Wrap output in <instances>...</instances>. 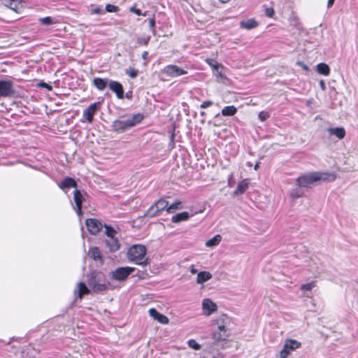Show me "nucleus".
I'll return each instance as SVG.
<instances>
[{"label":"nucleus","mask_w":358,"mask_h":358,"mask_svg":"<svg viewBox=\"0 0 358 358\" xmlns=\"http://www.w3.org/2000/svg\"><path fill=\"white\" fill-rule=\"evenodd\" d=\"M230 318L227 315H222L213 320V324L216 326L212 333V338L215 343L227 341L231 336V330L228 327Z\"/></svg>","instance_id":"nucleus-1"},{"label":"nucleus","mask_w":358,"mask_h":358,"mask_svg":"<svg viewBox=\"0 0 358 358\" xmlns=\"http://www.w3.org/2000/svg\"><path fill=\"white\" fill-rule=\"evenodd\" d=\"M336 175L329 172H312L303 174L296 179V185L301 187H308L318 181H334Z\"/></svg>","instance_id":"nucleus-2"},{"label":"nucleus","mask_w":358,"mask_h":358,"mask_svg":"<svg viewBox=\"0 0 358 358\" xmlns=\"http://www.w3.org/2000/svg\"><path fill=\"white\" fill-rule=\"evenodd\" d=\"M147 249L145 245L136 244L131 245L127 251L128 259L140 266H146L149 264L148 259L145 257Z\"/></svg>","instance_id":"nucleus-3"},{"label":"nucleus","mask_w":358,"mask_h":358,"mask_svg":"<svg viewBox=\"0 0 358 358\" xmlns=\"http://www.w3.org/2000/svg\"><path fill=\"white\" fill-rule=\"evenodd\" d=\"M143 118V114L136 113L126 120H115L112 124L113 130L117 133H122L141 123Z\"/></svg>","instance_id":"nucleus-4"},{"label":"nucleus","mask_w":358,"mask_h":358,"mask_svg":"<svg viewBox=\"0 0 358 358\" xmlns=\"http://www.w3.org/2000/svg\"><path fill=\"white\" fill-rule=\"evenodd\" d=\"M104 275L100 271H92L90 274L88 284L94 292H101L108 289L110 282H101L104 281Z\"/></svg>","instance_id":"nucleus-5"},{"label":"nucleus","mask_w":358,"mask_h":358,"mask_svg":"<svg viewBox=\"0 0 358 358\" xmlns=\"http://www.w3.org/2000/svg\"><path fill=\"white\" fill-rule=\"evenodd\" d=\"M101 106V102L98 101L90 104L86 109L83 110L82 119L80 121L82 122H87L91 124L94 121V117L96 112L100 110Z\"/></svg>","instance_id":"nucleus-6"},{"label":"nucleus","mask_w":358,"mask_h":358,"mask_svg":"<svg viewBox=\"0 0 358 358\" xmlns=\"http://www.w3.org/2000/svg\"><path fill=\"white\" fill-rule=\"evenodd\" d=\"M134 271L135 268L134 267H119L110 273V278L111 280L124 281Z\"/></svg>","instance_id":"nucleus-7"},{"label":"nucleus","mask_w":358,"mask_h":358,"mask_svg":"<svg viewBox=\"0 0 358 358\" xmlns=\"http://www.w3.org/2000/svg\"><path fill=\"white\" fill-rule=\"evenodd\" d=\"M301 343L294 339H287L280 352V358H287L292 351L301 348Z\"/></svg>","instance_id":"nucleus-8"},{"label":"nucleus","mask_w":358,"mask_h":358,"mask_svg":"<svg viewBox=\"0 0 358 358\" xmlns=\"http://www.w3.org/2000/svg\"><path fill=\"white\" fill-rule=\"evenodd\" d=\"M85 225L87 228L89 233L92 235L98 234L103 227L101 222L96 218L86 219Z\"/></svg>","instance_id":"nucleus-9"},{"label":"nucleus","mask_w":358,"mask_h":358,"mask_svg":"<svg viewBox=\"0 0 358 358\" xmlns=\"http://www.w3.org/2000/svg\"><path fill=\"white\" fill-rule=\"evenodd\" d=\"M169 203L164 199H159L147 211V215L150 217L156 216L164 210H166Z\"/></svg>","instance_id":"nucleus-10"},{"label":"nucleus","mask_w":358,"mask_h":358,"mask_svg":"<svg viewBox=\"0 0 358 358\" xmlns=\"http://www.w3.org/2000/svg\"><path fill=\"white\" fill-rule=\"evenodd\" d=\"M15 94L11 80H0V97H10Z\"/></svg>","instance_id":"nucleus-11"},{"label":"nucleus","mask_w":358,"mask_h":358,"mask_svg":"<svg viewBox=\"0 0 358 358\" xmlns=\"http://www.w3.org/2000/svg\"><path fill=\"white\" fill-rule=\"evenodd\" d=\"M162 72L170 77H177L187 73V71L173 64H169L166 66L162 70Z\"/></svg>","instance_id":"nucleus-12"},{"label":"nucleus","mask_w":358,"mask_h":358,"mask_svg":"<svg viewBox=\"0 0 358 358\" xmlns=\"http://www.w3.org/2000/svg\"><path fill=\"white\" fill-rule=\"evenodd\" d=\"M108 87L110 90L116 94L118 99H122L124 98V88L120 83L110 80L108 83Z\"/></svg>","instance_id":"nucleus-13"},{"label":"nucleus","mask_w":358,"mask_h":358,"mask_svg":"<svg viewBox=\"0 0 358 358\" xmlns=\"http://www.w3.org/2000/svg\"><path fill=\"white\" fill-rule=\"evenodd\" d=\"M150 315L158 322L162 324H167L169 322V319L164 315L159 313L155 308H150L149 310Z\"/></svg>","instance_id":"nucleus-14"},{"label":"nucleus","mask_w":358,"mask_h":358,"mask_svg":"<svg viewBox=\"0 0 358 358\" xmlns=\"http://www.w3.org/2000/svg\"><path fill=\"white\" fill-rule=\"evenodd\" d=\"M202 306L205 315H210L212 313L217 311V305L209 299H205L203 301Z\"/></svg>","instance_id":"nucleus-15"},{"label":"nucleus","mask_w":358,"mask_h":358,"mask_svg":"<svg viewBox=\"0 0 358 358\" xmlns=\"http://www.w3.org/2000/svg\"><path fill=\"white\" fill-rule=\"evenodd\" d=\"M73 199L76 206V211L78 215H80L82 213V205L84 198L80 190L76 189L74 191Z\"/></svg>","instance_id":"nucleus-16"},{"label":"nucleus","mask_w":358,"mask_h":358,"mask_svg":"<svg viewBox=\"0 0 358 358\" xmlns=\"http://www.w3.org/2000/svg\"><path fill=\"white\" fill-rule=\"evenodd\" d=\"M106 245L111 252L117 251L120 248V242L115 237L107 238L106 240Z\"/></svg>","instance_id":"nucleus-17"},{"label":"nucleus","mask_w":358,"mask_h":358,"mask_svg":"<svg viewBox=\"0 0 358 358\" xmlns=\"http://www.w3.org/2000/svg\"><path fill=\"white\" fill-rule=\"evenodd\" d=\"M327 131L330 135L336 136L339 140L343 139L346 134L343 127H329Z\"/></svg>","instance_id":"nucleus-18"},{"label":"nucleus","mask_w":358,"mask_h":358,"mask_svg":"<svg viewBox=\"0 0 358 358\" xmlns=\"http://www.w3.org/2000/svg\"><path fill=\"white\" fill-rule=\"evenodd\" d=\"M258 24V22L254 18L243 20L240 22V27L248 30L256 28Z\"/></svg>","instance_id":"nucleus-19"},{"label":"nucleus","mask_w":358,"mask_h":358,"mask_svg":"<svg viewBox=\"0 0 358 358\" xmlns=\"http://www.w3.org/2000/svg\"><path fill=\"white\" fill-rule=\"evenodd\" d=\"M249 182L247 179L243 180L238 182L236 189L234 192V195H239L243 194L248 188Z\"/></svg>","instance_id":"nucleus-20"},{"label":"nucleus","mask_w":358,"mask_h":358,"mask_svg":"<svg viewBox=\"0 0 358 358\" xmlns=\"http://www.w3.org/2000/svg\"><path fill=\"white\" fill-rule=\"evenodd\" d=\"M93 85L95 86V87L99 90L103 91L108 85V79H103L101 78H95L93 80Z\"/></svg>","instance_id":"nucleus-21"},{"label":"nucleus","mask_w":358,"mask_h":358,"mask_svg":"<svg viewBox=\"0 0 358 358\" xmlns=\"http://www.w3.org/2000/svg\"><path fill=\"white\" fill-rule=\"evenodd\" d=\"M77 183L76 180L70 177H66L62 181L59 185V187L62 189L69 188V187H76Z\"/></svg>","instance_id":"nucleus-22"},{"label":"nucleus","mask_w":358,"mask_h":358,"mask_svg":"<svg viewBox=\"0 0 358 358\" xmlns=\"http://www.w3.org/2000/svg\"><path fill=\"white\" fill-rule=\"evenodd\" d=\"M212 278V275L208 271H201L198 273L196 278V282L198 284H202Z\"/></svg>","instance_id":"nucleus-23"},{"label":"nucleus","mask_w":358,"mask_h":358,"mask_svg":"<svg viewBox=\"0 0 358 358\" xmlns=\"http://www.w3.org/2000/svg\"><path fill=\"white\" fill-rule=\"evenodd\" d=\"M189 217V215L187 212H182L173 215L171 217V221L174 223H178L182 221L187 220Z\"/></svg>","instance_id":"nucleus-24"},{"label":"nucleus","mask_w":358,"mask_h":358,"mask_svg":"<svg viewBox=\"0 0 358 358\" xmlns=\"http://www.w3.org/2000/svg\"><path fill=\"white\" fill-rule=\"evenodd\" d=\"M90 255L94 260L99 261L101 263H103V259L98 247L92 248L90 249Z\"/></svg>","instance_id":"nucleus-25"},{"label":"nucleus","mask_w":358,"mask_h":358,"mask_svg":"<svg viewBox=\"0 0 358 358\" xmlns=\"http://www.w3.org/2000/svg\"><path fill=\"white\" fill-rule=\"evenodd\" d=\"M317 70L320 74L327 76L330 74V68L325 63H320L317 65Z\"/></svg>","instance_id":"nucleus-26"},{"label":"nucleus","mask_w":358,"mask_h":358,"mask_svg":"<svg viewBox=\"0 0 358 358\" xmlns=\"http://www.w3.org/2000/svg\"><path fill=\"white\" fill-rule=\"evenodd\" d=\"M236 113L237 108L234 106H227L222 110V115L224 116H233Z\"/></svg>","instance_id":"nucleus-27"},{"label":"nucleus","mask_w":358,"mask_h":358,"mask_svg":"<svg viewBox=\"0 0 358 358\" xmlns=\"http://www.w3.org/2000/svg\"><path fill=\"white\" fill-rule=\"evenodd\" d=\"M90 291L87 288V287L86 286L85 282H79V284H78V295L79 299H81L85 294H90Z\"/></svg>","instance_id":"nucleus-28"},{"label":"nucleus","mask_w":358,"mask_h":358,"mask_svg":"<svg viewBox=\"0 0 358 358\" xmlns=\"http://www.w3.org/2000/svg\"><path fill=\"white\" fill-rule=\"evenodd\" d=\"M182 208V202L180 201H176L173 203L168 206V208H166V211L168 213H173L176 210L181 209Z\"/></svg>","instance_id":"nucleus-29"},{"label":"nucleus","mask_w":358,"mask_h":358,"mask_svg":"<svg viewBox=\"0 0 358 358\" xmlns=\"http://www.w3.org/2000/svg\"><path fill=\"white\" fill-rule=\"evenodd\" d=\"M5 5L16 13H19V3L16 0H8Z\"/></svg>","instance_id":"nucleus-30"},{"label":"nucleus","mask_w":358,"mask_h":358,"mask_svg":"<svg viewBox=\"0 0 358 358\" xmlns=\"http://www.w3.org/2000/svg\"><path fill=\"white\" fill-rule=\"evenodd\" d=\"M222 240V237L220 235L217 234L213 238H210L206 242V246L213 247L218 245Z\"/></svg>","instance_id":"nucleus-31"},{"label":"nucleus","mask_w":358,"mask_h":358,"mask_svg":"<svg viewBox=\"0 0 358 358\" xmlns=\"http://www.w3.org/2000/svg\"><path fill=\"white\" fill-rule=\"evenodd\" d=\"M104 228L106 229V235L107 238H113L117 234V231L110 225L105 224Z\"/></svg>","instance_id":"nucleus-32"},{"label":"nucleus","mask_w":358,"mask_h":358,"mask_svg":"<svg viewBox=\"0 0 358 358\" xmlns=\"http://www.w3.org/2000/svg\"><path fill=\"white\" fill-rule=\"evenodd\" d=\"M150 38H151L150 36H144L138 37L137 43L138 45L146 46L149 43Z\"/></svg>","instance_id":"nucleus-33"},{"label":"nucleus","mask_w":358,"mask_h":358,"mask_svg":"<svg viewBox=\"0 0 358 358\" xmlns=\"http://www.w3.org/2000/svg\"><path fill=\"white\" fill-rule=\"evenodd\" d=\"M316 286V282L313 281L309 283L303 284L301 286V290L302 291H310L313 288Z\"/></svg>","instance_id":"nucleus-34"},{"label":"nucleus","mask_w":358,"mask_h":358,"mask_svg":"<svg viewBox=\"0 0 358 358\" xmlns=\"http://www.w3.org/2000/svg\"><path fill=\"white\" fill-rule=\"evenodd\" d=\"M188 343V345L189 348L195 350H199L201 349V345H199L196 340L194 339H190L187 342Z\"/></svg>","instance_id":"nucleus-35"},{"label":"nucleus","mask_w":358,"mask_h":358,"mask_svg":"<svg viewBox=\"0 0 358 358\" xmlns=\"http://www.w3.org/2000/svg\"><path fill=\"white\" fill-rule=\"evenodd\" d=\"M38 21L41 24H45V25H50V24H52L55 23L52 18L50 16L39 18Z\"/></svg>","instance_id":"nucleus-36"},{"label":"nucleus","mask_w":358,"mask_h":358,"mask_svg":"<svg viewBox=\"0 0 358 358\" xmlns=\"http://www.w3.org/2000/svg\"><path fill=\"white\" fill-rule=\"evenodd\" d=\"M120 10L117 6L108 3L106 5V11L108 13H117Z\"/></svg>","instance_id":"nucleus-37"},{"label":"nucleus","mask_w":358,"mask_h":358,"mask_svg":"<svg viewBox=\"0 0 358 358\" xmlns=\"http://www.w3.org/2000/svg\"><path fill=\"white\" fill-rule=\"evenodd\" d=\"M130 12L135 13L136 15L140 16H146L147 12L142 13L139 8H137L136 6H132L129 8Z\"/></svg>","instance_id":"nucleus-38"},{"label":"nucleus","mask_w":358,"mask_h":358,"mask_svg":"<svg viewBox=\"0 0 358 358\" xmlns=\"http://www.w3.org/2000/svg\"><path fill=\"white\" fill-rule=\"evenodd\" d=\"M130 78H134L138 76V71L134 68H129L126 73Z\"/></svg>","instance_id":"nucleus-39"},{"label":"nucleus","mask_w":358,"mask_h":358,"mask_svg":"<svg viewBox=\"0 0 358 358\" xmlns=\"http://www.w3.org/2000/svg\"><path fill=\"white\" fill-rule=\"evenodd\" d=\"M259 118L261 121H265L267 119L269 118L270 117V115L268 112H266V111H261L259 113Z\"/></svg>","instance_id":"nucleus-40"},{"label":"nucleus","mask_w":358,"mask_h":358,"mask_svg":"<svg viewBox=\"0 0 358 358\" xmlns=\"http://www.w3.org/2000/svg\"><path fill=\"white\" fill-rule=\"evenodd\" d=\"M265 14L268 17H273L275 15V10L273 8H266L265 10Z\"/></svg>","instance_id":"nucleus-41"},{"label":"nucleus","mask_w":358,"mask_h":358,"mask_svg":"<svg viewBox=\"0 0 358 358\" xmlns=\"http://www.w3.org/2000/svg\"><path fill=\"white\" fill-rule=\"evenodd\" d=\"M206 62L210 66H213L215 69H217L219 67V64L217 62V61L214 59H208L206 60Z\"/></svg>","instance_id":"nucleus-42"},{"label":"nucleus","mask_w":358,"mask_h":358,"mask_svg":"<svg viewBox=\"0 0 358 358\" xmlns=\"http://www.w3.org/2000/svg\"><path fill=\"white\" fill-rule=\"evenodd\" d=\"M212 105H213V101H210V100H207V101H203L201 104L200 107L201 108H208V107L211 106Z\"/></svg>","instance_id":"nucleus-43"},{"label":"nucleus","mask_w":358,"mask_h":358,"mask_svg":"<svg viewBox=\"0 0 358 358\" xmlns=\"http://www.w3.org/2000/svg\"><path fill=\"white\" fill-rule=\"evenodd\" d=\"M149 26H150V27L153 31L155 30V17L149 18Z\"/></svg>","instance_id":"nucleus-44"},{"label":"nucleus","mask_w":358,"mask_h":358,"mask_svg":"<svg viewBox=\"0 0 358 358\" xmlns=\"http://www.w3.org/2000/svg\"><path fill=\"white\" fill-rule=\"evenodd\" d=\"M103 12L101 8H93L92 10H91V13L92 14H97V15H100V14H102Z\"/></svg>","instance_id":"nucleus-45"},{"label":"nucleus","mask_w":358,"mask_h":358,"mask_svg":"<svg viewBox=\"0 0 358 358\" xmlns=\"http://www.w3.org/2000/svg\"><path fill=\"white\" fill-rule=\"evenodd\" d=\"M296 64L301 67H302L304 70L306 71H308V66L303 62H301V61H299L297 62Z\"/></svg>","instance_id":"nucleus-46"},{"label":"nucleus","mask_w":358,"mask_h":358,"mask_svg":"<svg viewBox=\"0 0 358 358\" xmlns=\"http://www.w3.org/2000/svg\"><path fill=\"white\" fill-rule=\"evenodd\" d=\"M39 85L43 87H45V88L48 89L49 91H51L52 90V86L50 85L48 83H40Z\"/></svg>","instance_id":"nucleus-47"},{"label":"nucleus","mask_w":358,"mask_h":358,"mask_svg":"<svg viewBox=\"0 0 358 358\" xmlns=\"http://www.w3.org/2000/svg\"><path fill=\"white\" fill-rule=\"evenodd\" d=\"M148 52L144 51L142 53V58L143 60H145V64H147V63H148Z\"/></svg>","instance_id":"nucleus-48"},{"label":"nucleus","mask_w":358,"mask_h":358,"mask_svg":"<svg viewBox=\"0 0 358 358\" xmlns=\"http://www.w3.org/2000/svg\"><path fill=\"white\" fill-rule=\"evenodd\" d=\"M334 1H335V0H328L327 7L331 8L334 5Z\"/></svg>","instance_id":"nucleus-49"},{"label":"nucleus","mask_w":358,"mask_h":358,"mask_svg":"<svg viewBox=\"0 0 358 358\" xmlns=\"http://www.w3.org/2000/svg\"><path fill=\"white\" fill-rule=\"evenodd\" d=\"M320 86H321L322 89V90H324V89H325V87H325L324 82L323 80H321V81H320Z\"/></svg>","instance_id":"nucleus-50"},{"label":"nucleus","mask_w":358,"mask_h":358,"mask_svg":"<svg viewBox=\"0 0 358 358\" xmlns=\"http://www.w3.org/2000/svg\"><path fill=\"white\" fill-rule=\"evenodd\" d=\"M259 162H257V163H256V164L255 165V168H254V169H255V170H256V171H257V170H258V169H259Z\"/></svg>","instance_id":"nucleus-51"},{"label":"nucleus","mask_w":358,"mask_h":358,"mask_svg":"<svg viewBox=\"0 0 358 358\" xmlns=\"http://www.w3.org/2000/svg\"><path fill=\"white\" fill-rule=\"evenodd\" d=\"M222 3H226L230 1V0H220Z\"/></svg>","instance_id":"nucleus-52"},{"label":"nucleus","mask_w":358,"mask_h":358,"mask_svg":"<svg viewBox=\"0 0 358 358\" xmlns=\"http://www.w3.org/2000/svg\"><path fill=\"white\" fill-rule=\"evenodd\" d=\"M191 272H192V273H196V269H194V267H192V269H191Z\"/></svg>","instance_id":"nucleus-53"},{"label":"nucleus","mask_w":358,"mask_h":358,"mask_svg":"<svg viewBox=\"0 0 358 358\" xmlns=\"http://www.w3.org/2000/svg\"><path fill=\"white\" fill-rule=\"evenodd\" d=\"M174 137H175V135H174V134H173L171 135V140H172V141H173H173H174Z\"/></svg>","instance_id":"nucleus-54"},{"label":"nucleus","mask_w":358,"mask_h":358,"mask_svg":"<svg viewBox=\"0 0 358 358\" xmlns=\"http://www.w3.org/2000/svg\"><path fill=\"white\" fill-rule=\"evenodd\" d=\"M197 1H198V5H199V6H201V3L200 0H197Z\"/></svg>","instance_id":"nucleus-55"},{"label":"nucleus","mask_w":358,"mask_h":358,"mask_svg":"<svg viewBox=\"0 0 358 358\" xmlns=\"http://www.w3.org/2000/svg\"><path fill=\"white\" fill-rule=\"evenodd\" d=\"M214 358H215V357H214Z\"/></svg>","instance_id":"nucleus-56"}]
</instances>
